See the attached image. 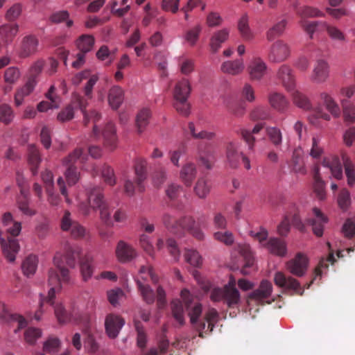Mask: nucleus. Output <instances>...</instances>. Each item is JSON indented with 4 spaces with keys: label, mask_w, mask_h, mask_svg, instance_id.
<instances>
[{
    "label": "nucleus",
    "mask_w": 355,
    "mask_h": 355,
    "mask_svg": "<svg viewBox=\"0 0 355 355\" xmlns=\"http://www.w3.org/2000/svg\"><path fill=\"white\" fill-rule=\"evenodd\" d=\"M238 251L243 257L244 265L241 269V272L244 275H249L251 270H254V256L250 245L244 243L238 245Z\"/></svg>",
    "instance_id": "obj_19"
},
{
    "label": "nucleus",
    "mask_w": 355,
    "mask_h": 355,
    "mask_svg": "<svg viewBox=\"0 0 355 355\" xmlns=\"http://www.w3.org/2000/svg\"><path fill=\"white\" fill-rule=\"evenodd\" d=\"M55 317L60 324H64L70 321H73L76 323L80 322V315L73 312L68 313L65 309L61 304H58L54 307Z\"/></svg>",
    "instance_id": "obj_30"
},
{
    "label": "nucleus",
    "mask_w": 355,
    "mask_h": 355,
    "mask_svg": "<svg viewBox=\"0 0 355 355\" xmlns=\"http://www.w3.org/2000/svg\"><path fill=\"white\" fill-rule=\"evenodd\" d=\"M191 85L186 78L179 80L175 86L173 96L175 98L174 107L182 115L187 116L189 114L190 105L187 99L191 93Z\"/></svg>",
    "instance_id": "obj_6"
},
{
    "label": "nucleus",
    "mask_w": 355,
    "mask_h": 355,
    "mask_svg": "<svg viewBox=\"0 0 355 355\" xmlns=\"http://www.w3.org/2000/svg\"><path fill=\"white\" fill-rule=\"evenodd\" d=\"M345 237L349 239H355V220L349 218L346 220L342 227Z\"/></svg>",
    "instance_id": "obj_64"
},
{
    "label": "nucleus",
    "mask_w": 355,
    "mask_h": 355,
    "mask_svg": "<svg viewBox=\"0 0 355 355\" xmlns=\"http://www.w3.org/2000/svg\"><path fill=\"white\" fill-rule=\"evenodd\" d=\"M0 245L6 259L10 262H14L20 248L18 240L8 235L3 236L0 230Z\"/></svg>",
    "instance_id": "obj_10"
},
{
    "label": "nucleus",
    "mask_w": 355,
    "mask_h": 355,
    "mask_svg": "<svg viewBox=\"0 0 355 355\" xmlns=\"http://www.w3.org/2000/svg\"><path fill=\"white\" fill-rule=\"evenodd\" d=\"M184 257L187 262L194 267H199L202 264V257L195 250H187Z\"/></svg>",
    "instance_id": "obj_60"
},
{
    "label": "nucleus",
    "mask_w": 355,
    "mask_h": 355,
    "mask_svg": "<svg viewBox=\"0 0 355 355\" xmlns=\"http://www.w3.org/2000/svg\"><path fill=\"white\" fill-rule=\"evenodd\" d=\"M292 92L293 99L294 103L299 107L309 110L311 109V105L307 97L299 91L293 89Z\"/></svg>",
    "instance_id": "obj_55"
},
{
    "label": "nucleus",
    "mask_w": 355,
    "mask_h": 355,
    "mask_svg": "<svg viewBox=\"0 0 355 355\" xmlns=\"http://www.w3.org/2000/svg\"><path fill=\"white\" fill-rule=\"evenodd\" d=\"M19 31L17 24H5L0 26V41L3 45L11 44Z\"/></svg>",
    "instance_id": "obj_25"
},
{
    "label": "nucleus",
    "mask_w": 355,
    "mask_h": 355,
    "mask_svg": "<svg viewBox=\"0 0 355 355\" xmlns=\"http://www.w3.org/2000/svg\"><path fill=\"white\" fill-rule=\"evenodd\" d=\"M124 94L121 87L119 86H113L109 92L108 101L110 106L114 109H118L123 101Z\"/></svg>",
    "instance_id": "obj_39"
},
{
    "label": "nucleus",
    "mask_w": 355,
    "mask_h": 355,
    "mask_svg": "<svg viewBox=\"0 0 355 355\" xmlns=\"http://www.w3.org/2000/svg\"><path fill=\"white\" fill-rule=\"evenodd\" d=\"M80 268L83 280L88 281L94 272L93 258L89 254L85 255L80 261Z\"/></svg>",
    "instance_id": "obj_41"
},
{
    "label": "nucleus",
    "mask_w": 355,
    "mask_h": 355,
    "mask_svg": "<svg viewBox=\"0 0 355 355\" xmlns=\"http://www.w3.org/2000/svg\"><path fill=\"white\" fill-rule=\"evenodd\" d=\"M94 42L95 40L92 35L84 34L77 39L76 44L80 52L87 53L93 49Z\"/></svg>",
    "instance_id": "obj_46"
},
{
    "label": "nucleus",
    "mask_w": 355,
    "mask_h": 355,
    "mask_svg": "<svg viewBox=\"0 0 355 355\" xmlns=\"http://www.w3.org/2000/svg\"><path fill=\"white\" fill-rule=\"evenodd\" d=\"M292 170L297 173L305 175L306 169L303 162V152L301 148H295L291 159Z\"/></svg>",
    "instance_id": "obj_37"
},
{
    "label": "nucleus",
    "mask_w": 355,
    "mask_h": 355,
    "mask_svg": "<svg viewBox=\"0 0 355 355\" xmlns=\"http://www.w3.org/2000/svg\"><path fill=\"white\" fill-rule=\"evenodd\" d=\"M219 320V314L214 308H209L204 317V322L206 324V329L203 334H209L213 331L215 324Z\"/></svg>",
    "instance_id": "obj_47"
},
{
    "label": "nucleus",
    "mask_w": 355,
    "mask_h": 355,
    "mask_svg": "<svg viewBox=\"0 0 355 355\" xmlns=\"http://www.w3.org/2000/svg\"><path fill=\"white\" fill-rule=\"evenodd\" d=\"M276 77L288 92L293 91L295 87V80L293 71L289 66L282 64L278 69Z\"/></svg>",
    "instance_id": "obj_18"
},
{
    "label": "nucleus",
    "mask_w": 355,
    "mask_h": 355,
    "mask_svg": "<svg viewBox=\"0 0 355 355\" xmlns=\"http://www.w3.org/2000/svg\"><path fill=\"white\" fill-rule=\"evenodd\" d=\"M329 76V68L324 60H319L314 68L311 79L317 83L324 82Z\"/></svg>",
    "instance_id": "obj_38"
},
{
    "label": "nucleus",
    "mask_w": 355,
    "mask_h": 355,
    "mask_svg": "<svg viewBox=\"0 0 355 355\" xmlns=\"http://www.w3.org/2000/svg\"><path fill=\"white\" fill-rule=\"evenodd\" d=\"M196 173L197 169L195 164L188 162L182 166L180 178L187 187H190L196 177Z\"/></svg>",
    "instance_id": "obj_33"
},
{
    "label": "nucleus",
    "mask_w": 355,
    "mask_h": 355,
    "mask_svg": "<svg viewBox=\"0 0 355 355\" xmlns=\"http://www.w3.org/2000/svg\"><path fill=\"white\" fill-rule=\"evenodd\" d=\"M178 234L186 230L198 241H202L205 239L204 232L196 225V220L193 218L191 216H184L178 220Z\"/></svg>",
    "instance_id": "obj_15"
},
{
    "label": "nucleus",
    "mask_w": 355,
    "mask_h": 355,
    "mask_svg": "<svg viewBox=\"0 0 355 355\" xmlns=\"http://www.w3.org/2000/svg\"><path fill=\"white\" fill-rule=\"evenodd\" d=\"M248 16L247 14L242 15L238 22V29L243 38L245 40H250L253 37L248 24Z\"/></svg>",
    "instance_id": "obj_53"
},
{
    "label": "nucleus",
    "mask_w": 355,
    "mask_h": 355,
    "mask_svg": "<svg viewBox=\"0 0 355 355\" xmlns=\"http://www.w3.org/2000/svg\"><path fill=\"white\" fill-rule=\"evenodd\" d=\"M324 153V149L320 144V139L317 137H313L311 148L310 149V156L316 160H318Z\"/></svg>",
    "instance_id": "obj_61"
},
{
    "label": "nucleus",
    "mask_w": 355,
    "mask_h": 355,
    "mask_svg": "<svg viewBox=\"0 0 355 355\" xmlns=\"http://www.w3.org/2000/svg\"><path fill=\"white\" fill-rule=\"evenodd\" d=\"M82 249L78 245H67L64 248V255L57 252L53 258V268L49 270V285L51 286L47 297L41 300L40 306H43L44 302L53 304V299L55 293L60 290L62 284H68L70 282L69 270L65 268L66 263L71 268H74L76 264V259L80 261Z\"/></svg>",
    "instance_id": "obj_1"
},
{
    "label": "nucleus",
    "mask_w": 355,
    "mask_h": 355,
    "mask_svg": "<svg viewBox=\"0 0 355 355\" xmlns=\"http://www.w3.org/2000/svg\"><path fill=\"white\" fill-rule=\"evenodd\" d=\"M243 69L244 64L242 59L224 62L221 65L222 71L231 75H237L241 73Z\"/></svg>",
    "instance_id": "obj_42"
},
{
    "label": "nucleus",
    "mask_w": 355,
    "mask_h": 355,
    "mask_svg": "<svg viewBox=\"0 0 355 355\" xmlns=\"http://www.w3.org/2000/svg\"><path fill=\"white\" fill-rule=\"evenodd\" d=\"M137 284L143 300L147 304H153L155 301V295L150 286L139 279L137 281Z\"/></svg>",
    "instance_id": "obj_52"
},
{
    "label": "nucleus",
    "mask_w": 355,
    "mask_h": 355,
    "mask_svg": "<svg viewBox=\"0 0 355 355\" xmlns=\"http://www.w3.org/2000/svg\"><path fill=\"white\" fill-rule=\"evenodd\" d=\"M272 292V284L268 280H263L259 287L250 293L248 301H254L257 304L269 303V299Z\"/></svg>",
    "instance_id": "obj_12"
},
{
    "label": "nucleus",
    "mask_w": 355,
    "mask_h": 355,
    "mask_svg": "<svg viewBox=\"0 0 355 355\" xmlns=\"http://www.w3.org/2000/svg\"><path fill=\"white\" fill-rule=\"evenodd\" d=\"M332 114L333 98L331 94L322 92L320 94V104L309 116V120L311 123L317 125V119H322L325 121H329L331 119V114Z\"/></svg>",
    "instance_id": "obj_8"
},
{
    "label": "nucleus",
    "mask_w": 355,
    "mask_h": 355,
    "mask_svg": "<svg viewBox=\"0 0 355 355\" xmlns=\"http://www.w3.org/2000/svg\"><path fill=\"white\" fill-rule=\"evenodd\" d=\"M20 195L17 197V204L18 209L26 216H33L35 211L29 207L28 192L25 190L20 184Z\"/></svg>",
    "instance_id": "obj_34"
},
{
    "label": "nucleus",
    "mask_w": 355,
    "mask_h": 355,
    "mask_svg": "<svg viewBox=\"0 0 355 355\" xmlns=\"http://www.w3.org/2000/svg\"><path fill=\"white\" fill-rule=\"evenodd\" d=\"M194 191L199 198H205L210 191V186L207 180L205 178H199L194 187Z\"/></svg>",
    "instance_id": "obj_57"
},
{
    "label": "nucleus",
    "mask_w": 355,
    "mask_h": 355,
    "mask_svg": "<svg viewBox=\"0 0 355 355\" xmlns=\"http://www.w3.org/2000/svg\"><path fill=\"white\" fill-rule=\"evenodd\" d=\"M263 246L272 254L279 257H285L287 253V245L284 240L272 237L267 242H265Z\"/></svg>",
    "instance_id": "obj_22"
},
{
    "label": "nucleus",
    "mask_w": 355,
    "mask_h": 355,
    "mask_svg": "<svg viewBox=\"0 0 355 355\" xmlns=\"http://www.w3.org/2000/svg\"><path fill=\"white\" fill-rule=\"evenodd\" d=\"M14 118L13 111L8 104L0 105V122L5 125L10 124Z\"/></svg>",
    "instance_id": "obj_58"
},
{
    "label": "nucleus",
    "mask_w": 355,
    "mask_h": 355,
    "mask_svg": "<svg viewBox=\"0 0 355 355\" xmlns=\"http://www.w3.org/2000/svg\"><path fill=\"white\" fill-rule=\"evenodd\" d=\"M181 297L186 305L191 324L199 332V336L203 338L206 324L205 322L199 320L202 311V304L200 302H193V297L187 289L181 291Z\"/></svg>",
    "instance_id": "obj_4"
},
{
    "label": "nucleus",
    "mask_w": 355,
    "mask_h": 355,
    "mask_svg": "<svg viewBox=\"0 0 355 355\" xmlns=\"http://www.w3.org/2000/svg\"><path fill=\"white\" fill-rule=\"evenodd\" d=\"M343 116L345 123L347 125L355 123V106L349 101L343 100Z\"/></svg>",
    "instance_id": "obj_48"
},
{
    "label": "nucleus",
    "mask_w": 355,
    "mask_h": 355,
    "mask_svg": "<svg viewBox=\"0 0 355 355\" xmlns=\"http://www.w3.org/2000/svg\"><path fill=\"white\" fill-rule=\"evenodd\" d=\"M0 318L17 322V329L15 330V332L27 325V321L22 315L9 313L5 304L1 302H0Z\"/></svg>",
    "instance_id": "obj_29"
},
{
    "label": "nucleus",
    "mask_w": 355,
    "mask_h": 355,
    "mask_svg": "<svg viewBox=\"0 0 355 355\" xmlns=\"http://www.w3.org/2000/svg\"><path fill=\"white\" fill-rule=\"evenodd\" d=\"M37 84V80L35 78H28L26 83L21 87L15 96V100L17 105H20L22 103L23 98L28 96L34 89Z\"/></svg>",
    "instance_id": "obj_40"
},
{
    "label": "nucleus",
    "mask_w": 355,
    "mask_h": 355,
    "mask_svg": "<svg viewBox=\"0 0 355 355\" xmlns=\"http://www.w3.org/2000/svg\"><path fill=\"white\" fill-rule=\"evenodd\" d=\"M229 34L230 31L227 28H223L214 33L209 42L212 53H216L220 49L221 44L228 39Z\"/></svg>",
    "instance_id": "obj_31"
},
{
    "label": "nucleus",
    "mask_w": 355,
    "mask_h": 355,
    "mask_svg": "<svg viewBox=\"0 0 355 355\" xmlns=\"http://www.w3.org/2000/svg\"><path fill=\"white\" fill-rule=\"evenodd\" d=\"M172 314L175 320L180 326L184 324V309L180 301L174 300L171 302Z\"/></svg>",
    "instance_id": "obj_56"
},
{
    "label": "nucleus",
    "mask_w": 355,
    "mask_h": 355,
    "mask_svg": "<svg viewBox=\"0 0 355 355\" xmlns=\"http://www.w3.org/2000/svg\"><path fill=\"white\" fill-rule=\"evenodd\" d=\"M205 292H209V298L214 302H223L228 308H234L240 302V293L236 288V283L231 279L223 287H212L209 284L203 286Z\"/></svg>",
    "instance_id": "obj_2"
},
{
    "label": "nucleus",
    "mask_w": 355,
    "mask_h": 355,
    "mask_svg": "<svg viewBox=\"0 0 355 355\" xmlns=\"http://www.w3.org/2000/svg\"><path fill=\"white\" fill-rule=\"evenodd\" d=\"M87 159V155L81 148H76L67 157L62 159V165L66 167L64 176L69 186L76 184L80 178V172L76 164L83 163Z\"/></svg>",
    "instance_id": "obj_3"
},
{
    "label": "nucleus",
    "mask_w": 355,
    "mask_h": 355,
    "mask_svg": "<svg viewBox=\"0 0 355 355\" xmlns=\"http://www.w3.org/2000/svg\"><path fill=\"white\" fill-rule=\"evenodd\" d=\"M327 245L329 248V252L328 257L327 259L322 258L320 261L318 266L315 268L314 271V277L313 279L308 284L305 285L306 288H309L310 286L313 284V282L316 280L318 277H321L322 274L323 270H327L329 267V263L333 264V250L331 249V243L327 242Z\"/></svg>",
    "instance_id": "obj_35"
},
{
    "label": "nucleus",
    "mask_w": 355,
    "mask_h": 355,
    "mask_svg": "<svg viewBox=\"0 0 355 355\" xmlns=\"http://www.w3.org/2000/svg\"><path fill=\"white\" fill-rule=\"evenodd\" d=\"M61 229L63 231H69L73 238L78 239L85 236V229L78 222L71 219V214L65 211L61 220Z\"/></svg>",
    "instance_id": "obj_16"
},
{
    "label": "nucleus",
    "mask_w": 355,
    "mask_h": 355,
    "mask_svg": "<svg viewBox=\"0 0 355 355\" xmlns=\"http://www.w3.org/2000/svg\"><path fill=\"white\" fill-rule=\"evenodd\" d=\"M101 175L104 182L110 186L116 184V178L114 169L109 165L105 164L101 170Z\"/></svg>",
    "instance_id": "obj_62"
},
{
    "label": "nucleus",
    "mask_w": 355,
    "mask_h": 355,
    "mask_svg": "<svg viewBox=\"0 0 355 355\" xmlns=\"http://www.w3.org/2000/svg\"><path fill=\"white\" fill-rule=\"evenodd\" d=\"M312 171L314 179V191L319 199L323 200L325 197V184L320 176V165L314 164Z\"/></svg>",
    "instance_id": "obj_32"
},
{
    "label": "nucleus",
    "mask_w": 355,
    "mask_h": 355,
    "mask_svg": "<svg viewBox=\"0 0 355 355\" xmlns=\"http://www.w3.org/2000/svg\"><path fill=\"white\" fill-rule=\"evenodd\" d=\"M39 44L37 38L32 35L25 36L21 41L19 55L21 58H26L34 54Z\"/></svg>",
    "instance_id": "obj_23"
},
{
    "label": "nucleus",
    "mask_w": 355,
    "mask_h": 355,
    "mask_svg": "<svg viewBox=\"0 0 355 355\" xmlns=\"http://www.w3.org/2000/svg\"><path fill=\"white\" fill-rule=\"evenodd\" d=\"M198 156L199 164L207 169L212 168L216 162L215 153L208 148L204 150L198 147Z\"/></svg>",
    "instance_id": "obj_36"
},
{
    "label": "nucleus",
    "mask_w": 355,
    "mask_h": 355,
    "mask_svg": "<svg viewBox=\"0 0 355 355\" xmlns=\"http://www.w3.org/2000/svg\"><path fill=\"white\" fill-rule=\"evenodd\" d=\"M146 166L147 162L145 159L138 157L135 159L134 164L135 179L134 181L126 180L124 184V190L127 195L132 196L136 189L140 192L144 190V182L147 178Z\"/></svg>",
    "instance_id": "obj_5"
},
{
    "label": "nucleus",
    "mask_w": 355,
    "mask_h": 355,
    "mask_svg": "<svg viewBox=\"0 0 355 355\" xmlns=\"http://www.w3.org/2000/svg\"><path fill=\"white\" fill-rule=\"evenodd\" d=\"M86 107L87 100L78 94H73L71 104L58 114V119L61 121L71 120L73 118L75 109H79L83 113H85Z\"/></svg>",
    "instance_id": "obj_9"
},
{
    "label": "nucleus",
    "mask_w": 355,
    "mask_h": 355,
    "mask_svg": "<svg viewBox=\"0 0 355 355\" xmlns=\"http://www.w3.org/2000/svg\"><path fill=\"white\" fill-rule=\"evenodd\" d=\"M116 254L121 262L131 261L137 255L136 251L130 245L121 241L118 243Z\"/></svg>",
    "instance_id": "obj_28"
},
{
    "label": "nucleus",
    "mask_w": 355,
    "mask_h": 355,
    "mask_svg": "<svg viewBox=\"0 0 355 355\" xmlns=\"http://www.w3.org/2000/svg\"><path fill=\"white\" fill-rule=\"evenodd\" d=\"M309 266V259L306 255L298 252L295 257L286 263L288 270L297 277H302L306 273Z\"/></svg>",
    "instance_id": "obj_13"
},
{
    "label": "nucleus",
    "mask_w": 355,
    "mask_h": 355,
    "mask_svg": "<svg viewBox=\"0 0 355 355\" xmlns=\"http://www.w3.org/2000/svg\"><path fill=\"white\" fill-rule=\"evenodd\" d=\"M124 320L119 315L109 314L105 319V329L108 336L111 338H116L120 329L124 325Z\"/></svg>",
    "instance_id": "obj_20"
},
{
    "label": "nucleus",
    "mask_w": 355,
    "mask_h": 355,
    "mask_svg": "<svg viewBox=\"0 0 355 355\" xmlns=\"http://www.w3.org/2000/svg\"><path fill=\"white\" fill-rule=\"evenodd\" d=\"M327 216L317 207L313 209V217L309 218L306 223L312 227L313 232L317 236H322L323 234L324 226L327 223Z\"/></svg>",
    "instance_id": "obj_17"
},
{
    "label": "nucleus",
    "mask_w": 355,
    "mask_h": 355,
    "mask_svg": "<svg viewBox=\"0 0 355 355\" xmlns=\"http://www.w3.org/2000/svg\"><path fill=\"white\" fill-rule=\"evenodd\" d=\"M287 25V20L282 19L279 21L277 22L272 28H270L267 32V39L270 41L274 40L275 37L281 35Z\"/></svg>",
    "instance_id": "obj_54"
},
{
    "label": "nucleus",
    "mask_w": 355,
    "mask_h": 355,
    "mask_svg": "<svg viewBox=\"0 0 355 355\" xmlns=\"http://www.w3.org/2000/svg\"><path fill=\"white\" fill-rule=\"evenodd\" d=\"M345 174L347 178V184L352 187L355 182V172L354 166L350 159L346 157H343Z\"/></svg>",
    "instance_id": "obj_59"
},
{
    "label": "nucleus",
    "mask_w": 355,
    "mask_h": 355,
    "mask_svg": "<svg viewBox=\"0 0 355 355\" xmlns=\"http://www.w3.org/2000/svg\"><path fill=\"white\" fill-rule=\"evenodd\" d=\"M239 144L236 141H229L226 146V159L231 168H236L239 165L241 153L239 150Z\"/></svg>",
    "instance_id": "obj_26"
},
{
    "label": "nucleus",
    "mask_w": 355,
    "mask_h": 355,
    "mask_svg": "<svg viewBox=\"0 0 355 355\" xmlns=\"http://www.w3.org/2000/svg\"><path fill=\"white\" fill-rule=\"evenodd\" d=\"M40 162L41 157L39 150L35 146L30 145L28 147V163L33 175H35L37 173Z\"/></svg>",
    "instance_id": "obj_45"
},
{
    "label": "nucleus",
    "mask_w": 355,
    "mask_h": 355,
    "mask_svg": "<svg viewBox=\"0 0 355 355\" xmlns=\"http://www.w3.org/2000/svg\"><path fill=\"white\" fill-rule=\"evenodd\" d=\"M103 145L109 151L114 150L117 147V137L114 125L107 123L102 132Z\"/></svg>",
    "instance_id": "obj_21"
},
{
    "label": "nucleus",
    "mask_w": 355,
    "mask_h": 355,
    "mask_svg": "<svg viewBox=\"0 0 355 355\" xmlns=\"http://www.w3.org/2000/svg\"><path fill=\"white\" fill-rule=\"evenodd\" d=\"M296 12L302 18L320 17L322 15L319 10L310 6H303L297 9Z\"/></svg>",
    "instance_id": "obj_63"
},
{
    "label": "nucleus",
    "mask_w": 355,
    "mask_h": 355,
    "mask_svg": "<svg viewBox=\"0 0 355 355\" xmlns=\"http://www.w3.org/2000/svg\"><path fill=\"white\" fill-rule=\"evenodd\" d=\"M266 63L259 58H254L248 66L250 77L252 80H260L266 70Z\"/></svg>",
    "instance_id": "obj_27"
},
{
    "label": "nucleus",
    "mask_w": 355,
    "mask_h": 355,
    "mask_svg": "<svg viewBox=\"0 0 355 355\" xmlns=\"http://www.w3.org/2000/svg\"><path fill=\"white\" fill-rule=\"evenodd\" d=\"M289 55V46L282 40H277L270 46L268 59L272 62H281L286 60Z\"/></svg>",
    "instance_id": "obj_14"
},
{
    "label": "nucleus",
    "mask_w": 355,
    "mask_h": 355,
    "mask_svg": "<svg viewBox=\"0 0 355 355\" xmlns=\"http://www.w3.org/2000/svg\"><path fill=\"white\" fill-rule=\"evenodd\" d=\"M107 202L104 199L103 189L100 187H92L87 189V202H79L78 207L80 211L85 216L90 213V209L97 210L102 207Z\"/></svg>",
    "instance_id": "obj_7"
},
{
    "label": "nucleus",
    "mask_w": 355,
    "mask_h": 355,
    "mask_svg": "<svg viewBox=\"0 0 355 355\" xmlns=\"http://www.w3.org/2000/svg\"><path fill=\"white\" fill-rule=\"evenodd\" d=\"M268 98L270 105L280 113L285 112L289 106L288 99L282 93L277 92H270Z\"/></svg>",
    "instance_id": "obj_24"
},
{
    "label": "nucleus",
    "mask_w": 355,
    "mask_h": 355,
    "mask_svg": "<svg viewBox=\"0 0 355 355\" xmlns=\"http://www.w3.org/2000/svg\"><path fill=\"white\" fill-rule=\"evenodd\" d=\"M266 135L270 142L276 148H279L283 142V135L281 130L277 127H267Z\"/></svg>",
    "instance_id": "obj_49"
},
{
    "label": "nucleus",
    "mask_w": 355,
    "mask_h": 355,
    "mask_svg": "<svg viewBox=\"0 0 355 355\" xmlns=\"http://www.w3.org/2000/svg\"><path fill=\"white\" fill-rule=\"evenodd\" d=\"M38 264V259L35 255L29 254L23 261L21 269L23 273L26 277L32 276L35 274Z\"/></svg>",
    "instance_id": "obj_43"
},
{
    "label": "nucleus",
    "mask_w": 355,
    "mask_h": 355,
    "mask_svg": "<svg viewBox=\"0 0 355 355\" xmlns=\"http://www.w3.org/2000/svg\"><path fill=\"white\" fill-rule=\"evenodd\" d=\"M275 284L286 291H291L297 295H303L304 289L300 282L292 277H287L282 272H277L274 277Z\"/></svg>",
    "instance_id": "obj_11"
},
{
    "label": "nucleus",
    "mask_w": 355,
    "mask_h": 355,
    "mask_svg": "<svg viewBox=\"0 0 355 355\" xmlns=\"http://www.w3.org/2000/svg\"><path fill=\"white\" fill-rule=\"evenodd\" d=\"M150 116L151 112L148 108H143L137 113L135 123L139 133L144 131L149 123Z\"/></svg>",
    "instance_id": "obj_44"
},
{
    "label": "nucleus",
    "mask_w": 355,
    "mask_h": 355,
    "mask_svg": "<svg viewBox=\"0 0 355 355\" xmlns=\"http://www.w3.org/2000/svg\"><path fill=\"white\" fill-rule=\"evenodd\" d=\"M352 204L351 195L346 189H341L338 193L337 205L342 211H347Z\"/></svg>",
    "instance_id": "obj_51"
},
{
    "label": "nucleus",
    "mask_w": 355,
    "mask_h": 355,
    "mask_svg": "<svg viewBox=\"0 0 355 355\" xmlns=\"http://www.w3.org/2000/svg\"><path fill=\"white\" fill-rule=\"evenodd\" d=\"M263 128V123H257L253 128L252 131L248 130H242L241 132V136L245 141L248 145L250 150H252L255 141V138L252 135L258 134Z\"/></svg>",
    "instance_id": "obj_50"
}]
</instances>
